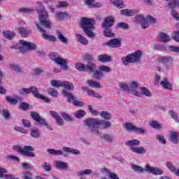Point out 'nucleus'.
<instances>
[{
	"mask_svg": "<svg viewBox=\"0 0 179 179\" xmlns=\"http://www.w3.org/2000/svg\"><path fill=\"white\" fill-rule=\"evenodd\" d=\"M38 14L39 20L38 23H36V27L41 33H43L42 37L45 40H48L49 41H57V37L48 35V34L45 33V31L43 29V27H45V29H51V22L47 20V17H48V12H47L45 8H43L41 10H38Z\"/></svg>",
	"mask_w": 179,
	"mask_h": 179,
	"instance_id": "nucleus-1",
	"label": "nucleus"
},
{
	"mask_svg": "<svg viewBox=\"0 0 179 179\" xmlns=\"http://www.w3.org/2000/svg\"><path fill=\"white\" fill-rule=\"evenodd\" d=\"M93 24H94V20L92 18L83 17L81 20V27L87 37L93 38L96 36L93 32V30H94Z\"/></svg>",
	"mask_w": 179,
	"mask_h": 179,
	"instance_id": "nucleus-2",
	"label": "nucleus"
},
{
	"mask_svg": "<svg viewBox=\"0 0 179 179\" xmlns=\"http://www.w3.org/2000/svg\"><path fill=\"white\" fill-rule=\"evenodd\" d=\"M131 93L132 94H134V96H138V97H142V96L150 97V96H152L150 91L148 90V88H138V83L135 81L131 83Z\"/></svg>",
	"mask_w": 179,
	"mask_h": 179,
	"instance_id": "nucleus-3",
	"label": "nucleus"
},
{
	"mask_svg": "<svg viewBox=\"0 0 179 179\" xmlns=\"http://www.w3.org/2000/svg\"><path fill=\"white\" fill-rule=\"evenodd\" d=\"M19 45H13L10 47L11 50H19L20 52H26L29 50H36V45L30 42H26L25 41H20Z\"/></svg>",
	"mask_w": 179,
	"mask_h": 179,
	"instance_id": "nucleus-4",
	"label": "nucleus"
},
{
	"mask_svg": "<svg viewBox=\"0 0 179 179\" xmlns=\"http://www.w3.org/2000/svg\"><path fill=\"white\" fill-rule=\"evenodd\" d=\"M25 93H33L34 96L36 97V99H41V100H44V101H45L46 103H50V99L38 93V92H37V88L36 87H31L30 88H22L20 92V94H25Z\"/></svg>",
	"mask_w": 179,
	"mask_h": 179,
	"instance_id": "nucleus-5",
	"label": "nucleus"
},
{
	"mask_svg": "<svg viewBox=\"0 0 179 179\" xmlns=\"http://www.w3.org/2000/svg\"><path fill=\"white\" fill-rule=\"evenodd\" d=\"M87 127H89L90 131L93 132L94 135H99V131H97L100 129V120L98 119H87L84 121Z\"/></svg>",
	"mask_w": 179,
	"mask_h": 179,
	"instance_id": "nucleus-6",
	"label": "nucleus"
},
{
	"mask_svg": "<svg viewBox=\"0 0 179 179\" xmlns=\"http://www.w3.org/2000/svg\"><path fill=\"white\" fill-rule=\"evenodd\" d=\"M142 57V51L137 50L134 53L129 55L127 57H123L122 61L124 65H128L129 64H132L134 62H138Z\"/></svg>",
	"mask_w": 179,
	"mask_h": 179,
	"instance_id": "nucleus-7",
	"label": "nucleus"
},
{
	"mask_svg": "<svg viewBox=\"0 0 179 179\" xmlns=\"http://www.w3.org/2000/svg\"><path fill=\"white\" fill-rule=\"evenodd\" d=\"M50 58L57 64L62 66L63 71H66L68 69V66L66 65V60L61 57H58V54L52 52L50 55Z\"/></svg>",
	"mask_w": 179,
	"mask_h": 179,
	"instance_id": "nucleus-8",
	"label": "nucleus"
},
{
	"mask_svg": "<svg viewBox=\"0 0 179 179\" xmlns=\"http://www.w3.org/2000/svg\"><path fill=\"white\" fill-rule=\"evenodd\" d=\"M50 84L53 87H64L67 90H73V84L68 81H59L53 80L50 82Z\"/></svg>",
	"mask_w": 179,
	"mask_h": 179,
	"instance_id": "nucleus-9",
	"label": "nucleus"
},
{
	"mask_svg": "<svg viewBox=\"0 0 179 179\" xmlns=\"http://www.w3.org/2000/svg\"><path fill=\"white\" fill-rule=\"evenodd\" d=\"M62 94L64 96V97H67L68 101L69 103L73 102V104H74V106H77L78 107H82L85 106V103L76 101V98H75L74 96L72 95V94L66 92V90L62 91Z\"/></svg>",
	"mask_w": 179,
	"mask_h": 179,
	"instance_id": "nucleus-10",
	"label": "nucleus"
},
{
	"mask_svg": "<svg viewBox=\"0 0 179 179\" xmlns=\"http://www.w3.org/2000/svg\"><path fill=\"white\" fill-rule=\"evenodd\" d=\"M31 116L34 121H36V122H38L41 124V127L45 126L48 128V129H50V131H52V127L48 125L45 122V120L40 117V115L36 112H31Z\"/></svg>",
	"mask_w": 179,
	"mask_h": 179,
	"instance_id": "nucleus-11",
	"label": "nucleus"
},
{
	"mask_svg": "<svg viewBox=\"0 0 179 179\" xmlns=\"http://www.w3.org/2000/svg\"><path fill=\"white\" fill-rule=\"evenodd\" d=\"M145 171L150 173V174H154L155 176H162L163 171L157 167H152L148 164L145 165Z\"/></svg>",
	"mask_w": 179,
	"mask_h": 179,
	"instance_id": "nucleus-12",
	"label": "nucleus"
},
{
	"mask_svg": "<svg viewBox=\"0 0 179 179\" xmlns=\"http://www.w3.org/2000/svg\"><path fill=\"white\" fill-rule=\"evenodd\" d=\"M34 150V148L31 146H24L22 148V155L23 156H27L28 157H36V154L32 152Z\"/></svg>",
	"mask_w": 179,
	"mask_h": 179,
	"instance_id": "nucleus-13",
	"label": "nucleus"
},
{
	"mask_svg": "<svg viewBox=\"0 0 179 179\" xmlns=\"http://www.w3.org/2000/svg\"><path fill=\"white\" fill-rule=\"evenodd\" d=\"M50 114L53 118H55L57 125L59 127H62L64 125V119L61 117V116H59L57 112L51 110L50 111Z\"/></svg>",
	"mask_w": 179,
	"mask_h": 179,
	"instance_id": "nucleus-14",
	"label": "nucleus"
},
{
	"mask_svg": "<svg viewBox=\"0 0 179 179\" xmlns=\"http://www.w3.org/2000/svg\"><path fill=\"white\" fill-rule=\"evenodd\" d=\"M106 45L112 48H118L121 47V39L114 38L106 43Z\"/></svg>",
	"mask_w": 179,
	"mask_h": 179,
	"instance_id": "nucleus-15",
	"label": "nucleus"
},
{
	"mask_svg": "<svg viewBox=\"0 0 179 179\" xmlns=\"http://www.w3.org/2000/svg\"><path fill=\"white\" fill-rule=\"evenodd\" d=\"M114 17H107L105 18L104 22L101 24L103 29H108L114 24Z\"/></svg>",
	"mask_w": 179,
	"mask_h": 179,
	"instance_id": "nucleus-16",
	"label": "nucleus"
},
{
	"mask_svg": "<svg viewBox=\"0 0 179 179\" xmlns=\"http://www.w3.org/2000/svg\"><path fill=\"white\" fill-rule=\"evenodd\" d=\"M160 85L163 89H165L166 90H171L173 89V85L171 83L169 82V80H167L166 77H164L160 81Z\"/></svg>",
	"mask_w": 179,
	"mask_h": 179,
	"instance_id": "nucleus-17",
	"label": "nucleus"
},
{
	"mask_svg": "<svg viewBox=\"0 0 179 179\" xmlns=\"http://www.w3.org/2000/svg\"><path fill=\"white\" fill-rule=\"evenodd\" d=\"M169 61H173V58L171 57L159 58L157 64V71H159V72H162V67H160V65L164 64H167V62H169Z\"/></svg>",
	"mask_w": 179,
	"mask_h": 179,
	"instance_id": "nucleus-18",
	"label": "nucleus"
},
{
	"mask_svg": "<svg viewBox=\"0 0 179 179\" xmlns=\"http://www.w3.org/2000/svg\"><path fill=\"white\" fill-rule=\"evenodd\" d=\"M55 167L59 170H66L68 169V164L61 161H56L55 162Z\"/></svg>",
	"mask_w": 179,
	"mask_h": 179,
	"instance_id": "nucleus-19",
	"label": "nucleus"
},
{
	"mask_svg": "<svg viewBox=\"0 0 179 179\" xmlns=\"http://www.w3.org/2000/svg\"><path fill=\"white\" fill-rule=\"evenodd\" d=\"M179 133L177 131H171L170 133L169 141L173 142V143H178L179 141Z\"/></svg>",
	"mask_w": 179,
	"mask_h": 179,
	"instance_id": "nucleus-20",
	"label": "nucleus"
},
{
	"mask_svg": "<svg viewBox=\"0 0 179 179\" xmlns=\"http://www.w3.org/2000/svg\"><path fill=\"white\" fill-rule=\"evenodd\" d=\"M76 36L78 38V41L80 43V44H83V45H87V44H89V41L87 40V38H86V37L79 34H76Z\"/></svg>",
	"mask_w": 179,
	"mask_h": 179,
	"instance_id": "nucleus-21",
	"label": "nucleus"
},
{
	"mask_svg": "<svg viewBox=\"0 0 179 179\" xmlns=\"http://www.w3.org/2000/svg\"><path fill=\"white\" fill-rule=\"evenodd\" d=\"M63 152H65L66 153H71V155H80V151H79L78 150L68 147L63 148Z\"/></svg>",
	"mask_w": 179,
	"mask_h": 179,
	"instance_id": "nucleus-22",
	"label": "nucleus"
},
{
	"mask_svg": "<svg viewBox=\"0 0 179 179\" xmlns=\"http://www.w3.org/2000/svg\"><path fill=\"white\" fill-rule=\"evenodd\" d=\"M85 5H87L90 8H101L102 5L99 3H96L94 4V0H87L85 1Z\"/></svg>",
	"mask_w": 179,
	"mask_h": 179,
	"instance_id": "nucleus-23",
	"label": "nucleus"
},
{
	"mask_svg": "<svg viewBox=\"0 0 179 179\" xmlns=\"http://www.w3.org/2000/svg\"><path fill=\"white\" fill-rule=\"evenodd\" d=\"M47 152L49 155H52L54 156H61V155H64V152L62 150H55L52 148L48 149Z\"/></svg>",
	"mask_w": 179,
	"mask_h": 179,
	"instance_id": "nucleus-24",
	"label": "nucleus"
},
{
	"mask_svg": "<svg viewBox=\"0 0 179 179\" xmlns=\"http://www.w3.org/2000/svg\"><path fill=\"white\" fill-rule=\"evenodd\" d=\"M126 145L129 146L131 150H132V148H136L135 146H139L141 145V142L138 140H131L127 141Z\"/></svg>",
	"mask_w": 179,
	"mask_h": 179,
	"instance_id": "nucleus-25",
	"label": "nucleus"
},
{
	"mask_svg": "<svg viewBox=\"0 0 179 179\" xmlns=\"http://www.w3.org/2000/svg\"><path fill=\"white\" fill-rule=\"evenodd\" d=\"M98 60L100 62H111V56L107 55H100L98 56Z\"/></svg>",
	"mask_w": 179,
	"mask_h": 179,
	"instance_id": "nucleus-26",
	"label": "nucleus"
},
{
	"mask_svg": "<svg viewBox=\"0 0 179 179\" xmlns=\"http://www.w3.org/2000/svg\"><path fill=\"white\" fill-rule=\"evenodd\" d=\"M87 83L90 86V87H94V89H100L101 85L99 82L94 81L93 80H88Z\"/></svg>",
	"mask_w": 179,
	"mask_h": 179,
	"instance_id": "nucleus-27",
	"label": "nucleus"
},
{
	"mask_svg": "<svg viewBox=\"0 0 179 179\" xmlns=\"http://www.w3.org/2000/svg\"><path fill=\"white\" fill-rule=\"evenodd\" d=\"M100 122V126L99 129H107V128H110L111 127V122L106 120H99Z\"/></svg>",
	"mask_w": 179,
	"mask_h": 179,
	"instance_id": "nucleus-28",
	"label": "nucleus"
},
{
	"mask_svg": "<svg viewBox=\"0 0 179 179\" xmlns=\"http://www.w3.org/2000/svg\"><path fill=\"white\" fill-rule=\"evenodd\" d=\"M132 152L138 155H145L146 150L143 147H136L131 148Z\"/></svg>",
	"mask_w": 179,
	"mask_h": 179,
	"instance_id": "nucleus-29",
	"label": "nucleus"
},
{
	"mask_svg": "<svg viewBox=\"0 0 179 179\" xmlns=\"http://www.w3.org/2000/svg\"><path fill=\"white\" fill-rule=\"evenodd\" d=\"M137 20H141L143 22L141 24V27H143V29H148V27H149V22H147V20L145 18H143L142 15H138L137 17Z\"/></svg>",
	"mask_w": 179,
	"mask_h": 179,
	"instance_id": "nucleus-30",
	"label": "nucleus"
},
{
	"mask_svg": "<svg viewBox=\"0 0 179 179\" xmlns=\"http://www.w3.org/2000/svg\"><path fill=\"white\" fill-rule=\"evenodd\" d=\"M87 94H88V96H91V97H96V99L102 98V96H101V95H100V94L96 92V91H94L93 90H88Z\"/></svg>",
	"mask_w": 179,
	"mask_h": 179,
	"instance_id": "nucleus-31",
	"label": "nucleus"
},
{
	"mask_svg": "<svg viewBox=\"0 0 179 179\" xmlns=\"http://www.w3.org/2000/svg\"><path fill=\"white\" fill-rule=\"evenodd\" d=\"M111 3H113L114 6H116V8H119V9L124 8V1H122V0H114Z\"/></svg>",
	"mask_w": 179,
	"mask_h": 179,
	"instance_id": "nucleus-32",
	"label": "nucleus"
},
{
	"mask_svg": "<svg viewBox=\"0 0 179 179\" xmlns=\"http://www.w3.org/2000/svg\"><path fill=\"white\" fill-rule=\"evenodd\" d=\"M68 17L67 13L57 12L56 13V19L57 20H64L65 17Z\"/></svg>",
	"mask_w": 179,
	"mask_h": 179,
	"instance_id": "nucleus-33",
	"label": "nucleus"
},
{
	"mask_svg": "<svg viewBox=\"0 0 179 179\" xmlns=\"http://www.w3.org/2000/svg\"><path fill=\"white\" fill-rule=\"evenodd\" d=\"M3 36L9 40H12L15 37V32H12L10 31H6L3 32Z\"/></svg>",
	"mask_w": 179,
	"mask_h": 179,
	"instance_id": "nucleus-34",
	"label": "nucleus"
},
{
	"mask_svg": "<svg viewBox=\"0 0 179 179\" xmlns=\"http://www.w3.org/2000/svg\"><path fill=\"white\" fill-rule=\"evenodd\" d=\"M131 169L132 170H134V171H136V173H145V169L138 165H131Z\"/></svg>",
	"mask_w": 179,
	"mask_h": 179,
	"instance_id": "nucleus-35",
	"label": "nucleus"
},
{
	"mask_svg": "<svg viewBox=\"0 0 179 179\" xmlns=\"http://www.w3.org/2000/svg\"><path fill=\"white\" fill-rule=\"evenodd\" d=\"M57 38L64 44H66L68 43V38H66V37H65L60 31H57Z\"/></svg>",
	"mask_w": 179,
	"mask_h": 179,
	"instance_id": "nucleus-36",
	"label": "nucleus"
},
{
	"mask_svg": "<svg viewBox=\"0 0 179 179\" xmlns=\"http://www.w3.org/2000/svg\"><path fill=\"white\" fill-rule=\"evenodd\" d=\"M159 38L163 43H168V41H170V37L164 33L159 34Z\"/></svg>",
	"mask_w": 179,
	"mask_h": 179,
	"instance_id": "nucleus-37",
	"label": "nucleus"
},
{
	"mask_svg": "<svg viewBox=\"0 0 179 179\" xmlns=\"http://www.w3.org/2000/svg\"><path fill=\"white\" fill-rule=\"evenodd\" d=\"M96 69V65L92 62H89L87 66H85V71H88V72H93Z\"/></svg>",
	"mask_w": 179,
	"mask_h": 179,
	"instance_id": "nucleus-38",
	"label": "nucleus"
},
{
	"mask_svg": "<svg viewBox=\"0 0 179 179\" xmlns=\"http://www.w3.org/2000/svg\"><path fill=\"white\" fill-rule=\"evenodd\" d=\"M134 12L131 10L124 9L121 10V15H123L124 16H134Z\"/></svg>",
	"mask_w": 179,
	"mask_h": 179,
	"instance_id": "nucleus-39",
	"label": "nucleus"
},
{
	"mask_svg": "<svg viewBox=\"0 0 179 179\" xmlns=\"http://www.w3.org/2000/svg\"><path fill=\"white\" fill-rule=\"evenodd\" d=\"M100 117L104 120H111V115L107 111H102L99 113Z\"/></svg>",
	"mask_w": 179,
	"mask_h": 179,
	"instance_id": "nucleus-40",
	"label": "nucleus"
},
{
	"mask_svg": "<svg viewBox=\"0 0 179 179\" xmlns=\"http://www.w3.org/2000/svg\"><path fill=\"white\" fill-rule=\"evenodd\" d=\"M120 89H122L124 92H132V84L131 85L130 87L124 83H120Z\"/></svg>",
	"mask_w": 179,
	"mask_h": 179,
	"instance_id": "nucleus-41",
	"label": "nucleus"
},
{
	"mask_svg": "<svg viewBox=\"0 0 179 179\" xmlns=\"http://www.w3.org/2000/svg\"><path fill=\"white\" fill-rule=\"evenodd\" d=\"M7 101L10 103V104H17V102L20 100V98H10V96H6V97Z\"/></svg>",
	"mask_w": 179,
	"mask_h": 179,
	"instance_id": "nucleus-42",
	"label": "nucleus"
},
{
	"mask_svg": "<svg viewBox=\"0 0 179 179\" xmlns=\"http://www.w3.org/2000/svg\"><path fill=\"white\" fill-rule=\"evenodd\" d=\"M86 115V112L83 110H79L75 112L74 115L77 118H82V117H84Z\"/></svg>",
	"mask_w": 179,
	"mask_h": 179,
	"instance_id": "nucleus-43",
	"label": "nucleus"
},
{
	"mask_svg": "<svg viewBox=\"0 0 179 179\" xmlns=\"http://www.w3.org/2000/svg\"><path fill=\"white\" fill-rule=\"evenodd\" d=\"M48 93L50 94V96H52V97H58V91H57L55 89H49L48 90Z\"/></svg>",
	"mask_w": 179,
	"mask_h": 179,
	"instance_id": "nucleus-44",
	"label": "nucleus"
},
{
	"mask_svg": "<svg viewBox=\"0 0 179 179\" xmlns=\"http://www.w3.org/2000/svg\"><path fill=\"white\" fill-rule=\"evenodd\" d=\"M75 66L76 69H78V71H86V66L83 65V64L80 62L76 63Z\"/></svg>",
	"mask_w": 179,
	"mask_h": 179,
	"instance_id": "nucleus-45",
	"label": "nucleus"
},
{
	"mask_svg": "<svg viewBox=\"0 0 179 179\" xmlns=\"http://www.w3.org/2000/svg\"><path fill=\"white\" fill-rule=\"evenodd\" d=\"M103 34L105 37H114V33L111 32V29L108 28H105L103 31Z\"/></svg>",
	"mask_w": 179,
	"mask_h": 179,
	"instance_id": "nucleus-46",
	"label": "nucleus"
},
{
	"mask_svg": "<svg viewBox=\"0 0 179 179\" xmlns=\"http://www.w3.org/2000/svg\"><path fill=\"white\" fill-rule=\"evenodd\" d=\"M18 33L22 36V37H27L29 31L24 28H18Z\"/></svg>",
	"mask_w": 179,
	"mask_h": 179,
	"instance_id": "nucleus-47",
	"label": "nucleus"
},
{
	"mask_svg": "<svg viewBox=\"0 0 179 179\" xmlns=\"http://www.w3.org/2000/svg\"><path fill=\"white\" fill-rule=\"evenodd\" d=\"M99 69L101 72H106V73L111 72V68H110L108 66H104V65L100 66L99 67Z\"/></svg>",
	"mask_w": 179,
	"mask_h": 179,
	"instance_id": "nucleus-48",
	"label": "nucleus"
},
{
	"mask_svg": "<svg viewBox=\"0 0 179 179\" xmlns=\"http://www.w3.org/2000/svg\"><path fill=\"white\" fill-rule=\"evenodd\" d=\"M92 171L90 169H86L84 171H80L79 172L77 173L78 176H87L89 174H92Z\"/></svg>",
	"mask_w": 179,
	"mask_h": 179,
	"instance_id": "nucleus-49",
	"label": "nucleus"
},
{
	"mask_svg": "<svg viewBox=\"0 0 179 179\" xmlns=\"http://www.w3.org/2000/svg\"><path fill=\"white\" fill-rule=\"evenodd\" d=\"M123 125L127 131H134L135 129V126L132 123H124Z\"/></svg>",
	"mask_w": 179,
	"mask_h": 179,
	"instance_id": "nucleus-50",
	"label": "nucleus"
},
{
	"mask_svg": "<svg viewBox=\"0 0 179 179\" xmlns=\"http://www.w3.org/2000/svg\"><path fill=\"white\" fill-rule=\"evenodd\" d=\"M61 115L65 121L71 122L73 120V118H72L71 115H68L67 113H62Z\"/></svg>",
	"mask_w": 179,
	"mask_h": 179,
	"instance_id": "nucleus-51",
	"label": "nucleus"
},
{
	"mask_svg": "<svg viewBox=\"0 0 179 179\" xmlns=\"http://www.w3.org/2000/svg\"><path fill=\"white\" fill-rule=\"evenodd\" d=\"M150 125L155 129H160L162 128V125L156 121L150 122Z\"/></svg>",
	"mask_w": 179,
	"mask_h": 179,
	"instance_id": "nucleus-52",
	"label": "nucleus"
},
{
	"mask_svg": "<svg viewBox=\"0 0 179 179\" xmlns=\"http://www.w3.org/2000/svg\"><path fill=\"white\" fill-rule=\"evenodd\" d=\"M103 76V73L99 71H95L93 73L92 78L94 79H100Z\"/></svg>",
	"mask_w": 179,
	"mask_h": 179,
	"instance_id": "nucleus-53",
	"label": "nucleus"
},
{
	"mask_svg": "<svg viewBox=\"0 0 179 179\" xmlns=\"http://www.w3.org/2000/svg\"><path fill=\"white\" fill-rule=\"evenodd\" d=\"M88 110H90L91 114L95 115V117H97V115H99V112L96 110H93V106L92 105L88 106Z\"/></svg>",
	"mask_w": 179,
	"mask_h": 179,
	"instance_id": "nucleus-54",
	"label": "nucleus"
},
{
	"mask_svg": "<svg viewBox=\"0 0 179 179\" xmlns=\"http://www.w3.org/2000/svg\"><path fill=\"white\" fill-rule=\"evenodd\" d=\"M166 166L169 170H170V171H172L173 173H176V167L173 165V164H171V162H166Z\"/></svg>",
	"mask_w": 179,
	"mask_h": 179,
	"instance_id": "nucleus-55",
	"label": "nucleus"
},
{
	"mask_svg": "<svg viewBox=\"0 0 179 179\" xmlns=\"http://www.w3.org/2000/svg\"><path fill=\"white\" fill-rule=\"evenodd\" d=\"M169 114L171 116V117L176 122H178L179 120H178V117L177 116V113H176L173 110H170L169 111Z\"/></svg>",
	"mask_w": 179,
	"mask_h": 179,
	"instance_id": "nucleus-56",
	"label": "nucleus"
},
{
	"mask_svg": "<svg viewBox=\"0 0 179 179\" xmlns=\"http://www.w3.org/2000/svg\"><path fill=\"white\" fill-rule=\"evenodd\" d=\"M57 8H66L68 6V2L60 1L57 4Z\"/></svg>",
	"mask_w": 179,
	"mask_h": 179,
	"instance_id": "nucleus-57",
	"label": "nucleus"
},
{
	"mask_svg": "<svg viewBox=\"0 0 179 179\" xmlns=\"http://www.w3.org/2000/svg\"><path fill=\"white\" fill-rule=\"evenodd\" d=\"M172 38L179 43V31L173 33Z\"/></svg>",
	"mask_w": 179,
	"mask_h": 179,
	"instance_id": "nucleus-58",
	"label": "nucleus"
},
{
	"mask_svg": "<svg viewBox=\"0 0 179 179\" xmlns=\"http://www.w3.org/2000/svg\"><path fill=\"white\" fill-rule=\"evenodd\" d=\"M145 20H147L149 24L155 23L156 22V18H154L152 16H148L145 18Z\"/></svg>",
	"mask_w": 179,
	"mask_h": 179,
	"instance_id": "nucleus-59",
	"label": "nucleus"
},
{
	"mask_svg": "<svg viewBox=\"0 0 179 179\" xmlns=\"http://www.w3.org/2000/svg\"><path fill=\"white\" fill-rule=\"evenodd\" d=\"M9 68L13 69V71H15V72H20V68L18 67V66L15 65V64H9L8 65Z\"/></svg>",
	"mask_w": 179,
	"mask_h": 179,
	"instance_id": "nucleus-60",
	"label": "nucleus"
},
{
	"mask_svg": "<svg viewBox=\"0 0 179 179\" xmlns=\"http://www.w3.org/2000/svg\"><path fill=\"white\" fill-rule=\"evenodd\" d=\"M156 139H157L159 141V142H160V143H163V144L166 143V139L164 138V136H163L157 135L156 136Z\"/></svg>",
	"mask_w": 179,
	"mask_h": 179,
	"instance_id": "nucleus-61",
	"label": "nucleus"
},
{
	"mask_svg": "<svg viewBox=\"0 0 179 179\" xmlns=\"http://www.w3.org/2000/svg\"><path fill=\"white\" fill-rule=\"evenodd\" d=\"M31 136L33 138H39L40 137V133L37 130H32L31 131Z\"/></svg>",
	"mask_w": 179,
	"mask_h": 179,
	"instance_id": "nucleus-62",
	"label": "nucleus"
},
{
	"mask_svg": "<svg viewBox=\"0 0 179 179\" xmlns=\"http://www.w3.org/2000/svg\"><path fill=\"white\" fill-rule=\"evenodd\" d=\"M171 15H172L173 17L175 18L176 20L179 21V14H178V13H177V11L176 10H171Z\"/></svg>",
	"mask_w": 179,
	"mask_h": 179,
	"instance_id": "nucleus-63",
	"label": "nucleus"
},
{
	"mask_svg": "<svg viewBox=\"0 0 179 179\" xmlns=\"http://www.w3.org/2000/svg\"><path fill=\"white\" fill-rule=\"evenodd\" d=\"M167 1H169V8H176V0H166Z\"/></svg>",
	"mask_w": 179,
	"mask_h": 179,
	"instance_id": "nucleus-64",
	"label": "nucleus"
}]
</instances>
